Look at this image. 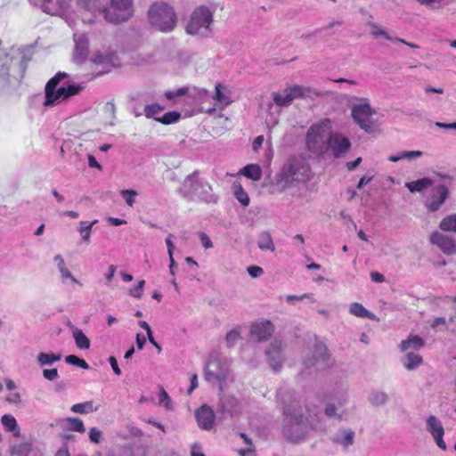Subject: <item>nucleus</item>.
Returning a JSON list of instances; mask_svg holds the SVG:
<instances>
[{
  "mask_svg": "<svg viewBox=\"0 0 456 456\" xmlns=\"http://www.w3.org/2000/svg\"><path fill=\"white\" fill-rule=\"evenodd\" d=\"M277 399L284 417L282 434L288 440L297 442L305 437L310 428H322L319 424L322 413H315V421L310 411L303 406L299 396L294 391L281 387L277 392Z\"/></svg>",
  "mask_w": 456,
  "mask_h": 456,
  "instance_id": "nucleus-1",
  "label": "nucleus"
},
{
  "mask_svg": "<svg viewBox=\"0 0 456 456\" xmlns=\"http://www.w3.org/2000/svg\"><path fill=\"white\" fill-rule=\"evenodd\" d=\"M178 192L191 201L197 200L207 204H216L218 201V196L213 192L212 186L206 179L200 177L197 170L184 178Z\"/></svg>",
  "mask_w": 456,
  "mask_h": 456,
  "instance_id": "nucleus-2",
  "label": "nucleus"
},
{
  "mask_svg": "<svg viewBox=\"0 0 456 456\" xmlns=\"http://www.w3.org/2000/svg\"><path fill=\"white\" fill-rule=\"evenodd\" d=\"M67 77H69V74L60 71L46 83L45 102L43 103L45 107H53L61 104L82 91L83 86L79 85H69L67 86L61 85L59 86L60 82Z\"/></svg>",
  "mask_w": 456,
  "mask_h": 456,
  "instance_id": "nucleus-3",
  "label": "nucleus"
},
{
  "mask_svg": "<svg viewBox=\"0 0 456 456\" xmlns=\"http://www.w3.org/2000/svg\"><path fill=\"white\" fill-rule=\"evenodd\" d=\"M149 23L155 29L168 33L175 29L177 17L175 9L165 2H155L148 10Z\"/></svg>",
  "mask_w": 456,
  "mask_h": 456,
  "instance_id": "nucleus-4",
  "label": "nucleus"
},
{
  "mask_svg": "<svg viewBox=\"0 0 456 456\" xmlns=\"http://www.w3.org/2000/svg\"><path fill=\"white\" fill-rule=\"evenodd\" d=\"M331 122L323 119L312 125L306 134V149L316 156H322L327 151V138L330 134Z\"/></svg>",
  "mask_w": 456,
  "mask_h": 456,
  "instance_id": "nucleus-5",
  "label": "nucleus"
},
{
  "mask_svg": "<svg viewBox=\"0 0 456 456\" xmlns=\"http://www.w3.org/2000/svg\"><path fill=\"white\" fill-rule=\"evenodd\" d=\"M302 364L304 371L307 374L329 368L332 361L326 345L322 341H315L313 348L304 356Z\"/></svg>",
  "mask_w": 456,
  "mask_h": 456,
  "instance_id": "nucleus-6",
  "label": "nucleus"
},
{
  "mask_svg": "<svg viewBox=\"0 0 456 456\" xmlns=\"http://www.w3.org/2000/svg\"><path fill=\"white\" fill-rule=\"evenodd\" d=\"M310 177L309 165L303 160L293 159L283 166L278 182L283 187H287L294 182L305 183Z\"/></svg>",
  "mask_w": 456,
  "mask_h": 456,
  "instance_id": "nucleus-7",
  "label": "nucleus"
},
{
  "mask_svg": "<svg viewBox=\"0 0 456 456\" xmlns=\"http://www.w3.org/2000/svg\"><path fill=\"white\" fill-rule=\"evenodd\" d=\"M134 14V0H110V5L102 8L104 20L112 24L126 22Z\"/></svg>",
  "mask_w": 456,
  "mask_h": 456,
  "instance_id": "nucleus-8",
  "label": "nucleus"
},
{
  "mask_svg": "<svg viewBox=\"0 0 456 456\" xmlns=\"http://www.w3.org/2000/svg\"><path fill=\"white\" fill-rule=\"evenodd\" d=\"M376 110L371 108L367 98H362L361 102L352 107L351 116L354 121L366 133H373L378 130V124L373 116Z\"/></svg>",
  "mask_w": 456,
  "mask_h": 456,
  "instance_id": "nucleus-9",
  "label": "nucleus"
},
{
  "mask_svg": "<svg viewBox=\"0 0 456 456\" xmlns=\"http://www.w3.org/2000/svg\"><path fill=\"white\" fill-rule=\"evenodd\" d=\"M242 411L241 402L233 395L223 393L219 395L216 412L222 419L233 418Z\"/></svg>",
  "mask_w": 456,
  "mask_h": 456,
  "instance_id": "nucleus-10",
  "label": "nucleus"
},
{
  "mask_svg": "<svg viewBox=\"0 0 456 456\" xmlns=\"http://www.w3.org/2000/svg\"><path fill=\"white\" fill-rule=\"evenodd\" d=\"M212 20L211 11L206 6H200L191 13L186 31L191 35L199 34L201 29H208Z\"/></svg>",
  "mask_w": 456,
  "mask_h": 456,
  "instance_id": "nucleus-11",
  "label": "nucleus"
},
{
  "mask_svg": "<svg viewBox=\"0 0 456 456\" xmlns=\"http://www.w3.org/2000/svg\"><path fill=\"white\" fill-rule=\"evenodd\" d=\"M229 376V368L219 358L211 355L205 368V379L208 382L216 381L222 387Z\"/></svg>",
  "mask_w": 456,
  "mask_h": 456,
  "instance_id": "nucleus-12",
  "label": "nucleus"
},
{
  "mask_svg": "<svg viewBox=\"0 0 456 456\" xmlns=\"http://www.w3.org/2000/svg\"><path fill=\"white\" fill-rule=\"evenodd\" d=\"M307 94V89L301 86H287L281 91L272 94L273 102L279 107L289 106L295 99Z\"/></svg>",
  "mask_w": 456,
  "mask_h": 456,
  "instance_id": "nucleus-13",
  "label": "nucleus"
},
{
  "mask_svg": "<svg viewBox=\"0 0 456 456\" xmlns=\"http://www.w3.org/2000/svg\"><path fill=\"white\" fill-rule=\"evenodd\" d=\"M91 61L94 64L102 68V69L96 73V76L108 73L113 67L118 65L117 54L110 49L98 51L94 54Z\"/></svg>",
  "mask_w": 456,
  "mask_h": 456,
  "instance_id": "nucleus-14",
  "label": "nucleus"
},
{
  "mask_svg": "<svg viewBox=\"0 0 456 456\" xmlns=\"http://www.w3.org/2000/svg\"><path fill=\"white\" fill-rule=\"evenodd\" d=\"M327 151H330L334 158L343 157L350 149L349 139L339 133L330 132L327 138Z\"/></svg>",
  "mask_w": 456,
  "mask_h": 456,
  "instance_id": "nucleus-15",
  "label": "nucleus"
},
{
  "mask_svg": "<svg viewBox=\"0 0 456 456\" xmlns=\"http://www.w3.org/2000/svg\"><path fill=\"white\" fill-rule=\"evenodd\" d=\"M448 194L449 191L445 185L440 184L434 187L429 199L425 203L426 208L431 212L438 211L447 199Z\"/></svg>",
  "mask_w": 456,
  "mask_h": 456,
  "instance_id": "nucleus-16",
  "label": "nucleus"
},
{
  "mask_svg": "<svg viewBox=\"0 0 456 456\" xmlns=\"http://www.w3.org/2000/svg\"><path fill=\"white\" fill-rule=\"evenodd\" d=\"M195 418L200 429L208 431L213 428L216 420V415L210 406L203 404L199 409H197L195 411Z\"/></svg>",
  "mask_w": 456,
  "mask_h": 456,
  "instance_id": "nucleus-17",
  "label": "nucleus"
},
{
  "mask_svg": "<svg viewBox=\"0 0 456 456\" xmlns=\"http://www.w3.org/2000/svg\"><path fill=\"white\" fill-rule=\"evenodd\" d=\"M347 402V398L344 397L334 403H328L324 409V415L338 419H347L350 414V410L346 407Z\"/></svg>",
  "mask_w": 456,
  "mask_h": 456,
  "instance_id": "nucleus-18",
  "label": "nucleus"
},
{
  "mask_svg": "<svg viewBox=\"0 0 456 456\" xmlns=\"http://www.w3.org/2000/svg\"><path fill=\"white\" fill-rule=\"evenodd\" d=\"M274 332L273 324L270 321H260L253 323L250 335L256 341L267 340Z\"/></svg>",
  "mask_w": 456,
  "mask_h": 456,
  "instance_id": "nucleus-19",
  "label": "nucleus"
},
{
  "mask_svg": "<svg viewBox=\"0 0 456 456\" xmlns=\"http://www.w3.org/2000/svg\"><path fill=\"white\" fill-rule=\"evenodd\" d=\"M430 242L436 245L444 254L452 255L456 252L454 240L439 232H435L431 234Z\"/></svg>",
  "mask_w": 456,
  "mask_h": 456,
  "instance_id": "nucleus-20",
  "label": "nucleus"
},
{
  "mask_svg": "<svg viewBox=\"0 0 456 456\" xmlns=\"http://www.w3.org/2000/svg\"><path fill=\"white\" fill-rule=\"evenodd\" d=\"M270 364L273 370H277L283 362L282 342L280 339H274L265 352Z\"/></svg>",
  "mask_w": 456,
  "mask_h": 456,
  "instance_id": "nucleus-21",
  "label": "nucleus"
},
{
  "mask_svg": "<svg viewBox=\"0 0 456 456\" xmlns=\"http://www.w3.org/2000/svg\"><path fill=\"white\" fill-rule=\"evenodd\" d=\"M75 50L73 59L76 63H82L88 54V39L85 34H74Z\"/></svg>",
  "mask_w": 456,
  "mask_h": 456,
  "instance_id": "nucleus-22",
  "label": "nucleus"
},
{
  "mask_svg": "<svg viewBox=\"0 0 456 456\" xmlns=\"http://www.w3.org/2000/svg\"><path fill=\"white\" fill-rule=\"evenodd\" d=\"M43 12L51 15H58L69 6L71 0H37Z\"/></svg>",
  "mask_w": 456,
  "mask_h": 456,
  "instance_id": "nucleus-23",
  "label": "nucleus"
},
{
  "mask_svg": "<svg viewBox=\"0 0 456 456\" xmlns=\"http://www.w3.org/2000/svg\"><path fill=\"white\" fill-rule=\"evenodd\" d=\"M355 433L352 429L342 428L339 429L331 437L333 444L341 445L345 450L354 443Z\"/></svg>",
  "mask_w": 456,
  "mask_h": 456,
  "instance_id": "nucleus-24",
  "label": "nucleus"
},
{
  "mask_svg": "<svg viewBox=\"0 0 456 456\" xmlns=\"http://www.w3.org/2000/svg\"><path fill=\"white\" fill-rule=\"evenodd\" d=\"M67 326L72 333L77 347L81 350L89 349L91 342L83 330L74 326L71 322H68Z\"/></svg>",
  "mask_w": 456,
  "mask_h": 456,
  "instance_id": "nucleus-25",
  "label": "nucleus"
},
{
  "mask_svg": "<svg viewBox=\"0 0 456 456\" xmlns=\"http://www.w3.org/2000/svg\"><path fill=\"white\" fill-rule=\"evenodd\" d=\"M57 425L60 426L61 428L69 431H76L79 433H84L86 431L83 421L77 418H65L59 419L57 421Z\"/></svg>",
  "mask_w": 456,
  "mask_h": 456,
  "instance_id": "nucleus-26",
  "label": "nucleus"
},
{
  "mask_svg": "<svg viewBox=\"0 0 456 456\" xmlns=\"http://www.w3.org/2000/svg\"><path fill=\"white\" fill-rule=\"evenodd\" d=\"M403 365L409 370H415L422 363V357L413 351H406L405 355L402 358Z\"/></svg>",
  "mask_w": 456,
  "mask_h": 456,
  "instance_id": "nucleus-27",
  "label": "nucleus"
},
{
  "mask_svg": "<svg viewBox=\"0 0 456 456\" xmlns=\"http://www.w3.org/2000/svg\"><path fill=\"white\" fill-rule=\"evenodd\" d=\"M424 346V340L419 336H410L407 339L403 340L400 348L403 352L419 350Z\"/></svg>",
  "mask_w": 456,
  "mask_h": 456,
  "instance_id": "nucleus-28",
  "label": "nucleus"
},
{
  "mask_svg": "<svg viewBox=\"0 0 456 456\" xmlns=\"http://www.w3.org/2000/svg\"><path fill=\"white\" fill-rule=\"evenodd\" d=\"M98 223V220H94L93 222L81 221L79 222V225L77 231L81 236V241L89 244L91 242V233L93 226Z\"/></svg>",
  "mask_w": 456,
  "mask_h": 456,
  "instance_id": "nucleus-29",
  "label": "nucleus"
},
{
  "mask_svg": "<svg viewBox=\"0 0 456 456\" xmlns=\"http://www.w3.org/2000/svg\"><path fill=\"white\" fill-rule=\"evenodd\" d=\"M433 184V181L430 178L424 177L416 181L408 182L405 183V187L411 192H421L423 190Z\"/></svg>",
  "mask_w": 456,
  "mask_h": 456,
  "instance_id": "nucleus-30",
  "label": "nucleus"
},
{
  "mask_svg": "<svg viewBox=\"0 0 456 456\" xmlns=\"http://www.w3.org/2000/svg\"><path fill=\"white\" fill-rule=\"evenodd\" d=\"M61 358V354L41 352L37 356V362L38 365L41 367L51 366L55 362L60 361Z\"/></svg>",
  "mask_w": 456,
  "mask_h": 456,
  "instance_id": "nucleus-31",
  "label": "nucleus"
},
{
  "mask_svg": "<svg viewBox=\"0 0 456 456\" xmlns=\"http://www.w3.org/2000/svg\"><path fill=\"white\" fill-rule=\"evenodd\" d=\"M349 313L356 317L374 320L375 315L368 311L362 304L354 302L349 306Z\"/></svg>",
  "mask_w": 456,
  "mask_h": 456,
  "instance_id": "nucleus-32",
  "label": "nucleus"
},
{
  "mask_svg": "<svg viewBox=\"0 0 456 456\" xmlns=\"http://www.w3.org/2000/svg\"><path fill=\"white\" fill-rule=\"evenodd\" d=\"M240 173L253 181H259L262 177L261 167L255 164L247 165L240 170Z\"/></svg>",
  "mask_w": 456,
  "mask_h": 456,
  "instance_id": "nucleus-33",
  "label": "nucleus"
},
{
  "mask_svg": "<svg viewBox=\"0 0 456 456\" xmlns=\"http://www.w3.org/2000/svg\"><path fill=\"white\" fill-rule=\"evenodd\" d=\"M368 400L373 406L379 407L387 403L388 395L384 391L375 390L370 394Z\"/></svg>",
  "mask_w": 456,
  "mask_h": 456,
  "instance_id": "nucleus-34",
  "label": "nucleus"
},
{
  "mask_svg": "<svg viewBox=\"0 0 456 456\" xmlns=\"http://www.w3.org/2000/svg\"><path fill=\"white\" fill-rule=\"evenodd\" d=\"M1 422L6 431L13 432L15 436H19L20 432L15 418L10 414H4L1 418Z\"/></svg>",
  "mask_w": 456,
  "mask_h": 456,
  "instance_id": "nucleus-35",
  "label": "nucleus"
},
{
  "mask_svg": "<svg viewBox=\"0 0 456 456\" xmlns=\"http://www.w3.org/2000/svg\"><path fill=\"white\" fill-rule=\"evenodd\" d=\"M427 430L432 435V436L444 433L442 422L433 415L429 416L427 419Z\"/></svg>",
  "mask_w": 456,
  "mask_h": 456,
  "instance_id": "nucleus-36",
  "label": "nucleus"
},
{
  "mask_svg": "<svg viewBox=\"0 0 456 456\" xmlns=\"http://www.w3.org/2000/svg\"><path fill=\"white\" fill-rule=\"evenodd\" d=\"M232 191L237 199V200L244 207L248 206L249 204V197L248 194L245 191L243 187L239 183H233L232 184Z\"/></svg>",
  "mask_w": 456,
  "mask_h": 456,
  "instance_id": "nucleus-37",
  "label": "nucleus"
},
{
  "mask_svg": "<svg viewBox=\"0 0 456 456\" xmlns=\"http://www.w3.org/2000/svg\"><path fill=\"white\" fill-rule=\"evenodd\" d=\"M78 4L87 9L93 14L99 12L102 14V8H106L100 0H77Z\"/></svg>",
  "mask_w": 456,
  "mask_h": 456,
  "instance_id": "nucleus-38",
  "label": "nucleus"
},
{
  "mask_svg": "<svg viewBox=\"0 0 456 456\" xmlns=\"http://www.w3.org/2000/svg\"><path fill=\"white\" fill-rule=\"evenodd\" d=\"M257 246L262 250H274V244L272 236L268 232H264L260 233L257 241Z\"/></svg>",
  "mask_w": 456,
  "mask_h": 456,
  "instance_id": "nucleus-39",
  "label": "nucleus"
},
{
  "mask_svg": "<svg viewBox=\"0 0 456 456\" xmlns=\"http://www.w3.org/2000/svg\"><path fill=\"white\" fill-rule=\"evenodd\" d=\"M224 89L225 87L224 86H222L221 84H216V93L213 98L222 106H228L232 102V100L229 94L223 92V90Z\"/></svg>",
  "mask_w": 456,
  "mask_h": 456,
  "instance_id": "nucleus-40",
  "label": "nucleus"
},
{
  "mask_svg": "<svg viewBox=\"0 0 456 456\" xmlns=\"http://www.w3.org/2000/svg\"><path fill=\"white\" fill-rule=\"evenodd\" d=\"M99 407H94V403L92 401H87L81 403H76L72 405L71 411L75 413L79 414H86L89 412L96 411H98Z\"/></svg>",
  "mask_w": 456,
  "mask_h": 456,
  "instance_id": "nucleus-41",
  "label": "nucleus"
},
{
  "mask_svg": "<svg viewBox=\"0 0 456 456\" xmlns=\"http://www.w3.org/2000/svg\"><path fill=\"white\" fill-rule=\"evenodd\" d=\"M10 451L12 456H28L31 451V444L24 442L13 444L11 446Z\"/></svg>",
  "mask_w": 456,
  "mask_h": 456,
  "instance_id": "nucleus-42",
  "label": "nucleus"
},
{
  "mask_svg": "<svg viewBox=\"0 0 456 456\" xmlns=\"http://www.w3.org/2000/svg\"><path fill=\"white\" fill-rule=\"evenodd\" d=\"M439 227L445 232H452L456 233V214L447 216L440 222Z\"/></svg>",
  "mask_w": 456,
  "mask_h": 456,
  "instance_id": "nucleus-43",
  "label": "nucleus"
},
{
  "mask_svg": "<svg viewBox=\"0 0 456 456\" xmlns=\"http://www.w3.org/2000/svg\"><path fill=\"white\" fill-rule=\"evenodd\" d=\"M189 95L195 99L199 103H201L209 98V93L208 90L198 87H194Z\"/></svg>",
  "mask_w": 456,
  "mask_h": 456,
  "instance_id": "nucleus-44",
  "label": "nucleus"
},
{
  "mask_svg": "<svg viewBox=\"0 0 456 456\" xmlns=\"http://www.w3.org/2000/svg\"><path fill=\"white\" fill-rule=\"evenodd\" d=\"M159 403L167 411L173 410L172 400L163 387H161L159 390Z\"/></svg>",
  "mask_w": 456,
  "mask_h": 456,
  "instance_id": "nucleus-45",
  "label": "nucleus"
},
{
  "mask_svg": "<svg viewBox=\"0 0 456 456\" xmlns=\"http://www.w3.org/2000/svg\"><path fill=\"white\" fill-rule=\"evenodd\" d=\"M181 115L176 111H170L164 114L161 118H155L156 121H159L165 125H169L179 120Z\"/></svg>",
  "mask_w": 456,
  "mask_h": 456,
  "instance_id": "nucleus-46",
  "label": "nucleus"
},
{
  "mask_svg": "<svg viewBox=\"0 0 456 456\" xmlns=\"http://www.w3.org/2000/svg\"><path fill=\"white\" fill-rule=\"evenodd\" d=\"M65 362L67 363H69V364L80 367V368H82L84 370H88L89 369L88 363L84 359H81V358H79V357H77V355H74V354L67 355L65 357Z\"/></svg>",
  "mask_w": 456,
  "mask_h": 456,
  "instance_id": "nucleus-47",
  "label": "nucleus"
},
{
  "mask_svg": "<svg viewBox=\"0 0 456 456\" xmlns=\"http://www.w3.org/2000/svg\"><path fill=\"white\" fill-rule=\"evenodd\" d=\"M164 108L157 103L146 105L144 108V114L148 118H158L157 115L160 113Z\"/></svg>",
  "mask_w": 456,
  "mask_h": 456,
  "instance_id": "nucleus-48",
  "label": "nucleus"
},
{
  "mask_svg": "<svg viewBox=\"0 0 456 456\" xmlns=\"http://www.w3.org/2000/svg\"><path fill=\"white\" fill-rule=\"evenodd\" d=\"M121 196L125 200L126 203L129 207H133L135 201V197L137 196V191L134 190H122L120 191Z\"/></svg>",
  "mask_w": 456,
  "mask_h": 456,
  "instance_id": "nucleus-49",
  "label": "nucleus"
},
{
  "mask_svg": "<svg viewBox=\"0 0 456 456\" xmlns=\"http://www.w3.org/2000/svg\"><path fill=\"white\" fill-rule=\"evenodd\" d=\"M373 29L371 31V35L375 37H383L387 40L395 41V38L389 36V34L384 30L383 28H379V26L372 24L371 25Z\"/></svg>",
  "mask_w": 456,
  "mask_h": 456,
  "instance_id": "nucleus-50",
  "label": "nucleus"
},
{
  "mask_svg": "<svg viewBox=\"0 0 456 456\" xmlns=\"http://www.w3.org/2000/svg\"><path fill=\"white\" fill-rule=\"evenodd\" d=\"M240 339V333L236 330H232L226 334V344L229 347L233 346Z\"/></svg>",
  "mask_w": 456,
  "mask_h": 456,
  "instance_id": "nucleus-51",
  "label": "nucleus"
},
{
  "mask_svg": "<svg viewBox=\"0 0 456 456\" xmlns=\"http://www.w3.org/2000/svg\"><path fill=\"white\" fill-rule=\"evenodd\" d=\"M144 285H145L144 280L139 281L138 284L129 290L130 296L136 297V298H140L142 297Z\"/></svg>",
  "mask_w": 456,
  "mask_h": 456,
  "instance_id": "nucleus-52",
  "label": "nucleus"
},
{
  "mask_svg": "<svg viewBox=\"0 0 456 456\" xmlns=\"http://www.w3.org/2000/svg\"><path fill=\"white\" fill-rule=\"evenodd\" d=\"M305 298L311 299L312 302L314 301L313 298V294H310V293H305L300 296L289 295L286 297V301L290 305H294L295 301H301V300H304Z\"/></svg>",
  "mask_w": 456,
  "mask_h": 456,
  "instance_id": "nucleus-53",
  "label": "nucleus"
},
{
  "mask_svg": "<svg viewBox=\"0 0 456 456\" xmlns=\"http://www.w3.org/2000/svg\"><path fill=\"white\" fill-rule=\"evenodd\" d=\"M102 437V432L97 428H91L89 430V439L92 443L99 444Z\"/></svg>",
  "mask_w": 456,
  "mask_h": 456,
  "instance_id": "nucleus-54",
  "label": "nucleus"
},
{
  "mask_svg": "<svg viewBox=\"0 0 456 456\" xmlns=\"http://www.w3.org/2000/svg\"><path fill=\"white\" fill-rule=\"evenodd\" d=\"M423 155L421 151H402L403 159L412 160L420 158Z\"/></svg>",
  "mask_w": 456,
  "mask_h": 456,
  "instance_id": "nucleus-55",
  "label": "nucleus"
},
{
  "mask_svg": "<svg viewBox=\"0 0 456 456\" xmlns=\"http://www.w3.org/2000/svg\"><path fill=\"white\" fill-rule=\"evenodd\" d=\"M60 273H61V277L62 279V281H65L66 280H69L71 282L73 283H77V284H79L80 286L82 285L73 275L72 273L69 272V270L66 267V268H62L61 270L59 271Z\"/></svg>",
  "mask_w": 456,
  "mask_h": 456,
  "instance_id": "nucleus-56",
  "label": "nucleus"
},
{
  "mask_svg": "<svg viewBox=\"0 0 456 456\" xmlns=\"http://www.w3.org/2000/svg\"><path fill=\"white\" fill-rule=\"evenodd\" d=\"M43 377L49 380L53 381L56 380L59 378V373L57 369H44L43 370Z\"/></svg>",
  "mask_w": 456,
  "mask_h": 456,
  "instance_id": "nucleus-57",
  "label": "nucleus"
},
{
  "mask_svg": "<svg viewBox=\"0 0 456 456\" xmlns=\"http://www.w3.org/2000/svg\"><path fill=\"white\" fill-rule=\"evenodd\" d=\"M240 456H256L255 446H247L237 451Z\"/></svg>",
  "mask_w": 456,
  "mask_h": 456,
  "instance_id": "nucleus-58",
  "label": "nucleus"
},
{
  "mask_svg": "<svg viewBox=\"0 0 456 456\" xmlns=\"http://www.w3.org/2000/svg\"><path fill=\"white\" fill-rule=\"evenodd\" d=\"M191 456H206L200 443H194L191 446Z\"/></svg>",
  "mask_w": 456,
  "mask_h": 456,
  "instance_id": "nucleus-59",
  "label": "nucleus"
},
{
  "mask_svg": "<svg viewBox=\"0 0 456 456\" xmlns=\"http://www.w3.org/2000/svg\"><path fill=\"white\" fill-rule=\"evenodd\" d=\"M200 239L203 248H205L206 249L213 247V243H212L210 238L206 233L201 232L200 234Z\"/></svg>",
  "mask_w": 456,
  "mask_h": 456,
  "instance_id": "nucleus-60",
  "label": "nucleus"
},
{
  "mask_svg": "<svg viewBox=\"0 0 456 456\" xmlns=\"http://www.w3.org/2000/svg\"><path fill=\"white\" fill-rule=\"evenodd\" d=\"M263 269L259 266L252 265L248 267V273L253 278L260 276L263 273Z\"/></svg>",
  "mask_w": 456,
  "mask_h": 456,
  "instance_id": "nucleus-61",
  "label": "nucleus"
},
{
  "mask_svg": "<svg viewBox=\"0 0 456 456\" xmlns=\"http://www.w3.org/2000/svg\"><path fill=\"white\" fill-rule=\"evenodd\" d=\"M109 362H110V366L112 368L113 372L116 375L120 376L121 375V370L118 367L117 359L114 356H110L109 358Z\"/></svg>",
  "mask_w": 456,
  "mask_h": 456,
  "instance_id": "nucleus-62",
  "label": "nucleus"
},
{
  "mask_svg": "<svg viewBox=\"0 0 456 456\" xmlns=\"http://www.w3.org/2000/svg\"><path fill=\"white\" fill-rule=\"evenodd\" d=\"M444 434V433H441V434H438V435L433 436L434 440L436 441V444L442 450H445L446 449V444H445V442L443 439Z\"/></svg>",
  "mask_w": 456,
  "mask_h": 456,
  "instance_id": "nucleus-63",
  "label": "nucleus"
},
{
  "mask_svg": "<svg viewBox=\"0 0 456 456\" xmlns=\"http://www.w3.org/2000/svg\"><path fill=\"white\" fill-rule=\"evenodd\" d=\"M263 142H264L263 135H258L257 137H256L252 143L253 151H256L262 146Z\"/></svg>",
  "mask_w": 456,
  "mask_h": 456,
  "instance_id": "nucleus-64",
  "label": "nucleus"
}]
</instances>
